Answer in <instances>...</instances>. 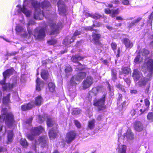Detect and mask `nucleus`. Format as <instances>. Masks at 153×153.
<instances>
[{
    "label": "nucleus",
    "instance_id": "nucleus-61",
    "mask_svg": "<svg viewBox=\"0 0 153 153\" xmlns=\"http://www.w3.org/2000/svg\"><path fill=\"white\" fill-rule=\"evenodd\" d=\"M116 20H117L122 21L123 20V19L121 16H118L116 17Z\"/></svg>",
    "mask_w": 153,
    "mask_h": 153
},
{
    "label": "nucleus",
    "instance_id": "nucleus-45",
    "mask_svg": "<svg viewBox=\"0 0 153 153\" xmlns=\"http://www.w3.org/2000/svg\"><path fill=\"white\" fill-rule=\"evenodd\" d=\"M81 111L80 109H75L73 110L72 114L74 115H77L81 113Z\"/></svg>",
    "mask_w": 153,
    "mask_h": 153
},
{
    "label": "nucleus",
    "instance_id": "nucleus-54",
    "mask_svg": "<svg viewBox=\"0 0 153 153\" xmlns=\"http://www.w3.org/2000/svg\"><path fill=\"white\" fill-rule=\"evenodd\" d=\"M93 25L96 27H99L101 26V24L100 22H93Z\"/></svg>",
    "mask_w": 153,
    "mask_h": 153
},
{
    "label": "nucleus",
    "instance_id": "nucleus-12",
    "mask_svg": "<svg viewBox=\"0 0 153 153\" xmlns=\"http://www.w3.org/2000/svg\"><path fill=\"white\" fill-rule=\"evenodd\" d=\"M76 134L74 131H71L68 133L65 138V142L68 144L70 143L75 138Z\"/></svg>",
    "mask_w": 153,
    "mask_h": 153
},
{
    "label": "nucleus",
    "instance_id": "nucleus-27",
    "mask_svg": "<svg viewBox=\"0 0 153 153\" xmlns=\"http://www.w3.org/2000/svg\"><path fill=\"white\" fill-rule=\"evenodd\" d=\"M41 76L44 80H47L49 76V73L48 71L45 70H42L41 72Z\"/></svg>",
    "mask_w": 153,
    "mask_h": 153
},
{
    "label": "nucleus",
    "instance_id": "nucleus-26",
    "mask_svg": "<svg viewBox=\"0 0 153 153\" xmlns=\"http://www.w3.org/2000/svg\"><path fill=\"white\" fill-rule=\"evenodd\" d=\"M70 38L69 36L66 37L63 41V44L66 46H67L74 41V37H72L71 39H70Z\"/></svg>",
    "mask_w": 153,
    "mask_h": 153
},
{
    "label": "nucleus",
    "instance_id": "nucleus-53",
    "mask_svg": "<svg viewBox=\"0 0 153 153\" xmlns=\"http://www.w3.org/2000/svg\"><path fill=\"white\" fill-rule=\"evenodd\" d=\"M145 102L146 106L147 108L149 105L150 102L149 100L147 99H146L145 100Z\"/></svg>",
    "mask_w": 153,
    "mask_h": 153
},
{
    "label": "nucleus",
    "instance_id": "nucleus-49",
    "mask_svg": "<svg viewBox=\"0 0 153 153\" xmlns=\"http://www.w3.org/2000/svg\"><path fill=\"white\" fill-rule=\"evenodd\" d=\"M56 40L55 39H53L51 40L48 41V44L50 45H54L56 43Z\"/></svg>",
    "mask_w": 153,
    "mask_h": 153
},
{
    "label": "nucleus",
    "instance_id": "nucleus-3",
    "mask_svg": "<svg viewBox=\"0 0 153 153\" xmlns=\"http://www.w3.org/2000/svg\"><path fill=\"white\" fill-rule=\"evenodd\" d=\"M1 113L0 121H3L5 120V123L7 125L9 126H11L14 122V116L12 113H7V109L6 108H3Z\"/></svg>",
    "mask_w": 153,
    "mask_h": 153
},
{
    "label": "nucleus",
    "instance_id": "nucleus-6",
    "mask_svg": "<svg viewBox=\"0 0 153 153\" xmlns=\"http://www.w3.org/2000/svg\"><path fill=\"white\" fill-rule=\"evenodd\" d=\"M86 76V74L84 72H80L73 76L70 81L71 85L75 86L77 84L76 82L81 81Z\"/></svg>",
    "mask_w": 153,
    "mask_h": 153
},
{
    "label": "nucleus",
    "instance_id": "nucleus-51",
    "mask_svg": "<svg viewBox=\"0 0 153 153\" xmlns=\"http://www.w3.org/2000/svg\"><path fill=\"white\" fill-rule=\"evenodd\" d=\"M81 32L78 30L76 31L72 37H74V39H75V36L80 34Z\"/></svg>",
    "mask_w": 153,
    "mask_h": 153
},
{
    "label": "nucleus",
    "instance_id": "nucleus-2",
    "mask_svg": "<svg viewBox=\"0 0 153 153\" xmlns=\"http://www.w3.org/2000/svg\"><path fill=\"white\" fill-rule=\"evenodd\" d=\"M14 70L13 68L8 69L3 73L4 79L0 82V85H1L4 91H9L11 90L14 86V84L6 83L5 79L13 74Z\"/></svg>",
    "mask_w": 153,
    "mask_h": 153
},
{
    "label": "nucleus",
    "instance_id": "nucleus-21",
    "mask_svg": "<svg viewBox=\"0 0 153 153\" xmlns=\"http://www.w3.org/2000/svg\"><path fill=\"white\" fill-rule=\"evenodd\" d=\"M134 127L135 130L138 131H142L143 128V124L141 122L139 121H136L135 123Z\"/></svg>",
    "mask_w": 153,
    "mask_h": 153
},
{
    "label": "nucleus",
    "instance_id": "nucleus-40",
    "mask_svg": "<svg viewBox=\"0 0 153 153\" xmlns=\"http://www.w3.org/2000/svg\"><path fill=\"white\" fill-rule=\"evenodd\" d=\"M49 89L50 91L53 92L55 89V85L52 82H49L48 84Z\"/></svg>",
    "mask_w": 153,
    "mask_h": 153
},
{
    "label": "nucleus",
    "instance_id": "nucleus-28",
    "mask_svg": "<svg viewBox=\"0 0 153 153\" xmlns=\"http://www.w3.org/2000/svg\"><path fill=\"white\" fill-rule=\"evenodd\" d=\"M99 88L97 87L93 88L89 92L90 97L96 96L98 93Z\"/></svg>",
    "mask_w": 153,
    "mask_h": 153
},
{
    "label": "nucleus",
    "instance_id": "nucleus-9",
    "mask_svg": "<svg viewBox=\"0 0 153 153\" xmlns=\"http://www.w3.org/2000/svg\"><path fill=\"white\" fill-rule=\"evenodd\" d=\"M83 58V57H81L79 55L73 56L71 58L72 61L75 63H77V65H74L76 66V69L77 70H82L83 69L82 66L78 62L82 60Z\"/></svg>",
    "mask_w": 153,
    "mask_h": 153
},
{
    "label": "nucleus",
    "instance_id": "nucleus-14",
    "mask_svg": "<svg viewBox=\"0 0 153 153\" xmlns=\"http://www.w3.org/2000/svg\"><path fill=\"white\" fill-rule=\"evenodd\" d=\"M93 83V79L90 76H88L83 82V87L86 89L90 87Z\"/></svg>",
    "mask_w": 153,
    "mask_h": 153
},
{
    "label": "nucleus",
    "instance_id": "nucleus-16",
    "mask_svg": "<svg viewBox=\"0 0 153 153\" xmlns=\"http://www.w3.org/2000/svg\"><path fill=\"white\" fill-rule=\"evenodd\" d=\"M44 130V129L43 127L41 126H39L33 128L31 130V132L33 135H38Z\"/></svg>",
    "mask_w": 153,
    "mask_h": 153
},
{
    "label": "nucleus",
    "instance_id": "nucleus-17",
    "mask_svg": "<svg viewBox=\"0 0 153 153\" xmlns=\"http://www.w3.org/2000/svg\"><path fill=\"white\" fill-rule=\"evenodd\" d=\"M47 138L45 137H41L39 138L37 142H36L35 145L38 144H40L43 147L47 145Z\"/></svg>",
    "mask_w": 153,
    "mask_h": 153
},
{
    "label": "nucleus",
    "instance_id": "nucleus-35",
    "mask_svg": "<svg viewBox=\"0 0 153 153\" xmlns=\"http://www.w3.org/2000/svg\"><path fill=\"white\" fill-rule=\"evenodd\" d=\"M35 23V22L33 20H29L28 23L27 24V30L28 31V33L30 35L32 34V32L31 30L30 29L29 27L31 25H33Z\"/></svg>",
    "mask_w": 153,
    "mask_h": 153
},
{
    "label": "nucleus",
    "instance_id": "nucleus-25",
    "mask_svg": "<svg viewBox=\"0 0 153 153\" xmlns=\"http://www.w3.org/2000/svg\"><path fill=\"white\" fill-rule=\"evenodd\" d=\"M149 53V51L145 49H143L139 53L142 57L144 59H146L147 57V55Z\"/></svg>",
    "mask_w": 153,
    "mask_h": 153
},
{
    "label": "nucleus",
    "instance_id": "nucleus-56",
    "mask_svg": "<svg viewBox=\"0 0 153 153\" xmlns=\"http://www.w3.org/2000/svg\"><path fill=\"white\" fill-rule=\"evenodd\" d=\"M122 3L125 5H128L129 4V1L128 0H124Z\"/></svg>",
    "mask_w": 153,
    "mask_h": 153
},
{
    "label": "nucleus",
    "instance_id": "nucleus-33",
    "mask_svg": "<svg viewBox=\"0 0 153 153\" xmlns=\"http://www.w3.org/2000/svg\"><path fill=\"white\" fill-rule=\"evenodd\" d=\"M117 149L118 153H126V146L125 145L119 146Z\"/></svg>",
    "mask_w": 153,
    "mask_h": 153
},
{
    "label": "nucleus",
    "instance_id": "nucleus-23",
    "mask_svg": "<svg viewBox=\"0 0 153 153\" xmlns=\"http://www.w3.org/2000/svg\"><path fill=\"white\" fill-rule=\"evenodd\" d=\"M36 89L38 91H40L44 85V82L40 80L39 78H37L36 80Z\"/></svg>",
    "mask_w": 153,
    "mask_h": 153
},
{
    "label": "nucleus",
    "instance_id": "nucleus-4",
    "mask_svg": "<svg viewBox=\"0 0 153 153\" xmlns=\"http://www.w3.org/2000/svg\"><path fill=\"white\" fill-rule=\"evenodd\" d=\"M47 124L48 127H53L49 132V135L50 139H52L56 137L58 133L57 125L56 123L53 119L50 117H48Z\"/></svg>",
    "mask_w": 153,
    "mask_h": 153
},
{
    "label": "nucleus",
    "instance_id": "nucleus-32",
    "mask_svg": "<svg viewBox=\"0 0 153 153\" xmlns=\"http://www.w3.org/2000/svg\"><path fill=\"white\" fill-rule=\"evenodd\" d=\"M124 138H126V139L131 140L133 138V134L132 132L130 131H128L127 132L124 134Z\"/></svg>",
    "mask_w": 153,
    "mask_h": 153
},
{
    "label": "nucleus",
    "instance_id": "nucleus-57",
    "mask_svg": "<svg viewBox=\"0 0 153 153\" xmlns=\"http://www.w3.org/2000/svg\"><path fill=\"white\" fill-rule=\"evenodd\" d=\"M85 28L86 30H91V31L94 30L93 29L92 27L90 26H87L85 27Z\"/></svg>",
    "mask_w": 153,
    "mask_h": 153
},
{
    "label": "nucleus",
    "instance_id": "nucleus-43",
    "mask_svg": "<svg viewBox=\"0 0 153 153\" xmlns=\"http://www.w3.org/2000/svg\"><path fill=\"white\" fill-rule=\"evenodd\" d=\"M117 72L116 70L114 68H113L111 69V74L112 79L114 80L116 79L117 78Z\"/></svg>",
    "mask_w": 153,
    "mask_h": 153
},
{
    "label": "nucleus",
    "instance_id": "nucleus-59",
    "mask_svg": "<svg viewBox=\"0 0 153 153\" xmlns=\"http://www.w3.org/2000/svg\"><path fill=\"white\" fill-rule=\"evenodd\" d=\"M106 27L109 30H112L114 29V28L113 27L110 26L108 25H107L106 26Z\"/></svg>",
    "mask_w": 153,
    "mask_h": 153
},
{
    "label": "nucleus",
    "instance_id": "nucleus-37",
    "mask_svg": "<svg viewBox=\"0 0 153 153\" xmlns=\"http://www.w3.org/2000/svg\"><path fill=\"white\" fill-rule=\"evenodd\" d=\"M13 133L12 131H9L8 133V141L10 143L13 140Z\"/></svg>",
    "mask_w": 153,
    "mask_h": 153
},
{
    "label": "nucleus",
    "instance_id": "nucleus-36",
    "mask_svg": "<svg viewBox=\"0 0 153 153\" xmlns=\"http://www.w3.org/2000/svg\"><path fill=\"white\" fill-rule=\"evenodd\" d=\"M144 59L141 56L138 54L135 57L134 59V62L136 64H138L139 62H142L143 60Z\"/></svg>",
    "mask_w": 153,
    "mask_h": 153
},
{
    "label": "nucleus",
    "instance_id": "nucleus-55",
    "mask_svg": "<svg viewBox=\"0 0 153 153\" xmlns=\"http://www.w3.org/2000/svg\"><path fill=\"white\" fill-rule=\"evenodd\" d=\"M33 136H35L34 135H33L32 134H28L27 135V138L30 140H33L34 137Z\"/></svg>",
    "mask_w": 153,
    "mask_h": 153
},
{
    "label": "nucleus",
    "instance_id": "nucleus-46",
    "mask_svg": "<svg viewBox=\"0 0 153 153\" xmlns=\"http://www.w3.org/2000/svg\"><path fill=\"white\" fill-rule=\"evenodd\" d=\"M153 18V11L151 14L149 16L148 22L149 23L151 24L152 23Z\"/></svg>",
    "mask_w": 153,
    "mask_h": 153
},
{
    "label": "nucleus",
    "instance_id": "nucleus-31",
    "mask_svg": "<svg viewBox=\"0 0 153 153\" xmlns=\"http://www.w3.org/2000/svg\"><path fill=\"white\" fill-rule=\"evenodd\" d=\"M10 94H7L6 96H4L2 100L3 103L4 104H7L10 102Z\"/></svg>",
    "mask_w": 153,
    "mask_h": 153
},
{
    "label": "nucleus",
    "instance_id": "nucleus-64",
    "mask_svg": "<svg viewBox=\"0 0 153 153\" xmlns=\"http://www.w3.org/2000/svg\"><path fill=\"white\" fill-rule=\"evenodd\" d=\"M150 46L151 48H153V40L150 43Z\"/></svg>",
    "mask_w": 153,
    "mask_h": 153
},
{
    "label": "nucleus",
    "instance_id": "nucleus-34",
    "mask_svg": "<svg viewBox=\"0 0 153 153\" xmlns=\"http://www.w3.org/2000/svg\"><path fill=\"white\" fill-rule=\"evenodd\" d=\"M72 71V69L70 66L68 65L65 67V71L66 76L70 74Z\"/></svg>",
    "mask_w": 153,
    "mask_h": 153
},
{
    "label": "nucleus",
    "instance_id": "nucleus-15",
    "mask_svg": "<svg viewBox=\"0 0 153 153\" xmlns=\"http://www.w3.org/2000/svg\"><path fill=\"white\" fill-rule=\"evenodd\" d=\"M126 36L125 35L122 36V42L124 44L127 48H131L133 45V44L129 39L126 38Z\"/></svg>",
    "mask_w": 153,
    "mask_h": 153
},
{
    "label": "nucleus",
    "instance_id": "nucleus-62",
    "mask_svg": "<svg viewBox=\"0 0 153 153\" xmlns=\"http://www.w3.org/2000/svg\"><path fill=\"white\" fill-rule=\"evenodd\" d=\"M135 112H136L134 110H133L131 111V115L132 116H133V115H134L135 114H136Z\"/></svg>",
    "mask_w": 153,
    "mask_h": 153
},
{
    "label": "nucleus",
    "instance_id": "nucleus-5",
    "mask_svg": "<svg viewBox=\"0 0 153 153\" xmlns=\"http://www.w3.org/2000/svg\"><path fill=\"white\" fill-rule=\"evenodd\" d=\"M142 70L143 71H147L148 74L147 76L149 78L151 77L153 73V60L150 59L146 62L145 61L144 65L142 67Z\"/></svg>",
    "mask_w": 153,
    "mask_h": 153
},
{
    "label": "nucleus",
    "instance_id": "nucleus-50",
    "mask_svg": "<svg viewBox=\"0 0 153 153\" xmlns=\"http://www.w3.org/2000/svg\"><path fill=\"white\" fill-rule=\"evenodd\" d=\"M74 123L75 125L77 128H79L81 127V124L77 120H74Z\"/></svg>",
    "mask_w": 153,
    "mask_h": 153
},
{
    "label": "nucleus",
    "instance_id": "nucleus-19",
    "mask_svg": "<svg viewBox=\"0 0 153 153\" xmlns=\"http://www.w3.org/2000/svg\"><path fill=\"white\" fill-rule=\"evenodd\" d=\"M105 12L107 14H110L112 17H114L116 15L119 13V12L118 9L110 10L108 8L105 10Z\"/></svg>",
    "mask_w": 153,
    "mask_h": 153
},
{
    "label": "nucleus",
    "instance_id": "nucleus-38",
    "mask_svg": "<svg viewBox=\"0 0 153 153\" xmlns=\"http://www.w3.org/2000/svg\"><path fill=\"white\" fill-rule=\"evenodd\" d=\"M20 143L24 147L26 148L28 146V143L25 139L22 138L20 141Z\"/></svg>",
    "mask_w": 153,
    "mask_h": 153
},
{
    "label": "nucleus",
    "instance_id": "nucleus-22",
    "mask_svg": "<svg viewBox=\"0 0 153 153\" xmlns=\"http://www.w3.org/2000/svg\"><path fill=\"white\" fill-rule=\"evenodd\" d=\"M141 74L138 70L135 69L134 70L132 76L135 80H137L140 78Z\"/></svg>",
    "mask_w": 153,
    "mask_h": 153
},
{
    "label": "nucleus",
    "instance_id": "nucleus-41",
    "mask_svg": "<svg viewBox=\"0 0 153 153\" xmlns=\"http://www.w3.org/2000/svg\"><path fill=\"white\" fill-rule=\"evenodd\" d=\"M140 19H141L140 18H138L137 19H135L132 22L129 24L128 27L129 28L135 25V24L139 22Z\"/></svg>",
    "mask_w": 153,
    "mask_h": 153
},
{
    "label": "nucleus",
    "instance_id": "nucleus-10",
    "mask_svg": "<svg viewBox=\"0 0 153 153\" xmlns=\"http://www.w3.org/2000/svg\"><path fill=\"white\" fill-rule=\"evenodd\" d=\"M27 2L28 1L27 0H25L24 1L23 6L22 7L21 6L19 5H18L17 7H19V8L18 10V12L19 13H21L22 12L27 17H29L31 14V12L27 9L25 8Z\"/></svg>",
    "mask_w": 153,
    "mask_h": 153
},
{
    "label": "nucleus",
    "instance_id": "nucleus-29",
    "mask_svg": "<svg viewBox=\"0 0 153 153\" xmlns=\"http://www.w3.org/2000/svg\"><path fill=\"white\" fill-rule=\"evenodd\" d=\"M25 29L20 25H17L16 26V30L18 33H24L25 32Z\"/></svg>",
    "mask_w": 153,
    "mask_h": 153
},
{
    "label": "nucleus",
    "instance_id": "nucleus-24",
    "mask_svg": "<svg viewBox=\"0 0 153 153\" xmlns=\"http://www.w3.org/2000/svg\"><path fill=\"white\" fill-rule=\"evenodd\" d=\"M33 102L35 106H39L42 103L43 100L40 96H38L35 98V100Z\"/></svg>",
    "mask_w": 153,
    "mask_h": 153
},
{
    "label": "nucleus",
    "instance_id": "nucleus-60",
    "mask_svg": "<svg viewBox=\"0 0 153 153\" xmlns=\"http://www.w3.org/2000/svg\"><path fill=\"white\" fill-rule=\"evenodd\" d=\"M16 54V52H14L11 53H7V56H10L12 55H15Z\"/></svg>",
    "mask_w": 153,
    "mask_h": 153
},
{
    "label": "nucleus",
    "instance_id": "nucleus-13",
    "mask_svg": "<svg viewBox=\"0 0 153 153\" xmlns=\"http://www.w3.org/2000/svg\"><path fill=\"white\" fill-rule=\"evenodd\" d=\"M137 85L139 87H143L145 85H147V88L146 90V91L148 92L149 90V88L150 87V85L148 83V79L146 78H141L137 83Z\"/></svg>",
    "mask_w": 153,
    "mask_h": 153
},
{
    "label": "nucleus",
    "instance_id": "nucleus-30",
    "mask_svg": "<svg viewBox=\"0 0 153 153\" xmlns=\"http://www.w3.org/2000/svg\"><path fill=\"white\" fill-rule=\"evenodd\" d=\"M85 16H89L92 18L95 19H100L101 16L98 14H91L90 13H85Z\"/></svg>",
    "mask_w": 153,
    "mask_h": 153
},
{
    "label": "nucleus",
    "instance_id": "nucleus-11",
    "mask_svg": "<svg viewBox=\"0 0 153 153\" xmlns=\"http://www.w3.org/2000/svg\"><path fill=\"white\" fill-rule=\"evenodd\" d=\"M58 10L61 15H65L67 11L64 2L59 0L57 3Z\"/></svg>",
    "mask_w": 153,
    "mask_h": 153
},
{
    "label": "nucleus",
    "instance_id": "nucleus-58",
    "mask_svg": "<svg viewBox=\"0 0 153 153\" xmlns=\"http://www.w3.org/2000/svg\"><path fill=\"white\" fill-rule=\"evenodd\" d=\"M33 120V118L31 117H30L26 121V123H28L29 124Z\"/></svg>",
    "mask_w": 153,
    "mask_h": 153
},
{
    "label": "nucleus",
    "instance_id": "nucleus-8",
    "mask_svg": "<svg viewBox=\"0 0 153 153\" xmlns=\"http://www.w3.org/2000/svg\"><path fill=\"white\" fill-rule=\"evenodd\" d=\"M45 29L44 28L39 29L36 28L35 30L34 36L36 39H43L45 36Z\"/></svg>",
    "mask_w": 153,
    "mask_h": 153
},
{
    "label": "nucleus",
    "instance_id": "nucleus-39",
    "mask_svg": "<svg viewBox=\"0 0 153 153\" xmlns=\"http://www.w3.org/2000/svg\"><path fill=\"white\" fill-rule=\"evenodd\" d=\"M130 69L128 68L124 67L122 69V72L121 73V74H124V76L128 74L129 73Z\"/></svg>",
    "mask_w": 153,
    "mask_h": 153
},
{
    "label": "nucleus",
    "instance_id": "nucleus-63",
    "mask_svg": "<svg viewBox=\"0 0 153 153\" xmlns=\"http://www.w3.org/2000/svg\"><path fill=\"white\" fill-rule=\"evenodd\" d=\"M108 87L109 90L111 92L113 91V88L111 87L110 85L109 84H108Z\"/></svg>",
    "mask_w": 153,
    "mask_h": 153
},
{
    "label": "nucleus",
    "instance_id": "nucleus-52",
    "mask_svg": "<svg viewBox=\"0 0 153 153\" xmlns=\"http://www.w3.org/2000/svg\"><path fill=\"white\" fill-rule=\"evenodd\" d=\"M112 48L114 51L116 50L117 48V44L115 42H112L111 44Z\"/></svg>",
    "mask_w": 153,
    "mask_h": 153
},
{
    "label": "nucleus",
    "instance_id": "nucleus-42",
    "mask_svg": "<svg viewBox=\"0 0 153 153\" xmlns=\"http://www.w3.org/2000/svg\"><path fill=\"white\" fill-rule=\"evenodd\" d=\"M95 120H92L88 122V128L91 129H93L94 126Z\"/></svg>",
    "mask_w": 153,
    "mask_h": 153
},
{
    "label": "nucleus",
    "instance_id": "nucleus-1",
    "mask_svg": "<svg viewBox=\"0 0 153 153\" xmlns=\"http://www.w3.org/2000/svg\"><path fill=\"white\" fill-rule=\"evenodd\" d=\"M31 4L35 9L34 18L37 20H41L43 17L48 18L49 20L50 26L51 29L50 35L53 36L59 33V30L62 27L61 22H59L56 24L55 20L51 18L52 15L49 14V8L50 3L47 1H44L42 3H38L36 1H33Z\"/></svg>",
    "mask_w": 153,
    "mask_h": 153
},
{
    "label": "nucleus",
    "instance_id": "nucleus-20",
    "mask_svg": "<svg viewBox=\"0 0 153 153\" xmlns=\"http://www.w3.org/2000/svg\"><path fill=\"white\" fill-rule=\"evenodd\" d=\"M94 31L95 32L93 33L92 34L93 41L95 43L100 45V43L99 40L100 38V35L98 33L97 31L95 30Z\"/></svg>",
    "mask_w": 153,
    "mask_h": 153
},
{
    "label": "nucleus",
    "instance_id": "nucleus-47",
    "mask_svg": "<svg viewBox=\"0 0 153 153\" xmlns=\"http://www.w3.org/2000/svg\"><path fill=\"white\" fill-rule=\"evenodd\" d=\"M38 122L40 123H42L44 120V118L40 115L38 116Z\"/></svg>",
    "mask_w": 153,
    "mask_h": 153
},
{
    "label": "nucleus",
    "instance_id": "nucleus-44",
    "mask_svg": "<svg viewBox=\"0 0 153 153\" xmlns=\"http://www.w3.org/2000/svg\"><path fill=\"white\" fill-rule=\"evenodd\" d=\"M147 119L149 121H153V113H149L147 116Z\"/></svg>",
    "mask_w": 153,
    "mask_h": 153
},
{
    "label": "nucleus",
    "instance_id": "nucleus-7",
    "mask_svg": "<svg viewBox=\"0 0 153 153\" xmlns=\"http://www.w3.org/2000/svg\"><path fill=\"white\" fill-rule=\"evenodd\" d=\"M105 95H103L100 99H95L94 101V105L97 107L100 110H102L105 108Z\"/></svg>",
    "mask_w": 153,
    "mask_h": 153
},
{
    "label": "nucleus",
    "instance_id": "nucleus-18",
    "mask_svg": "<svg viewBox=\"0 0 153 153\" xmlns=\"http://www.w3.org/2000/svg\"><path fill=\"white\" fill-rule=\"evenodd\" d=\"M34 107V103L33 101L28 103L27 104L22 105L21 108L23 111H25L31 109Z\"/></svg>",
    "mask_w": 153,
    "mask_h": 153
},
{
    "label": "nucleus",
    "instance_id": "nucleus-48",
    "mask_svg": "<svg viewBox=\"0 0 153 153\" xmlns=\"http://www.w3.org/2000/svg\"><path fill=\"white\" fill-rule=\"evenodd\" d=\"M117 87L118 88H119L123 91L126 92L124 87L121 84H119L117 85Z\"/></svg>",
    "mask_w": 153,
    "mask_h": 153
}]
</instances>
